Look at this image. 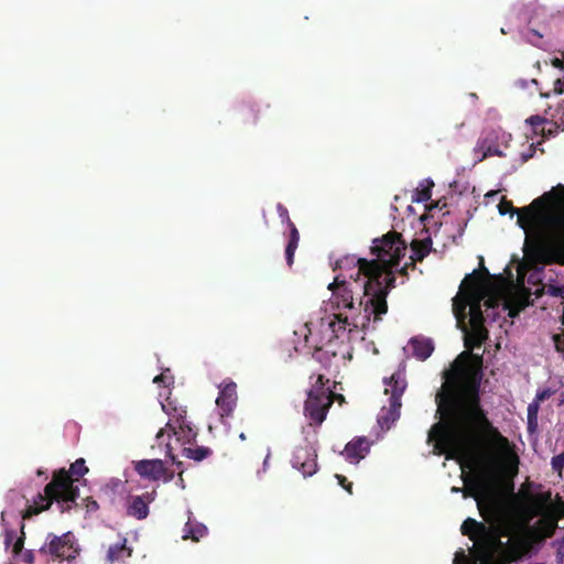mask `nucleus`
<instances>
[{
    "label": "nucleus",
    "mask_w": 564,
    "mask_h": 564,
    "mask_svg": "<svg viewBox=\"0 0 564 564\" xmlns=\"http://www.w3.org/2000/svg\"><path fill=\"white\" fill-rule=\"evenodd\" d=\"M470 329L467 330L464 325L463 330L465 332L464 344L469 350L480 348L488 338V330L485 325L469 324Z\"/></svg>",
    "instance_id": "20"
},
{
    "label": "nucleus",
    "mask_w": 564,
    "mask_h": 564,
    "mask_svg": "<svg viewBox=\"0 0 564 564\" xmlns=\"http://www.w3.org/2000/svg\"><path fill=\"white\" fill-rule=\"evenodd\" d=\"M87 473L88 467L84 458L76 459L69 470L65 468L55 470L52 480L44 487V492L37 494L33 502L23 510L22 519H30L50 509L54 502L61 512L69 511L79 496V489L74 482Z\"/></svg>",
    "instance_id": "4"
},
{
    "label": "nucleus",
    "mask_w": 564,
    "mask_h": 564,
    "mask_svg": "<svg viewBox=\"0 0 564 564\" xmlns=\"http://www.w3.org/2000/svg\"><path fill=\"white\" fill-rule=\"evenodd\" d=\"M163 411L169 415V422L165 424L164 429H160L156 433V441L161 442L166 432L174 429V426L184 424L187 422L186 415L187 411L184 406H177L170 399L166 400V403H162Z\"/></svg>",
    "instance_id": "14"
},
{
    "label": "nucleus",
    "mask_w": 564,
    "mask_h": 564,
    "mask_svg": "<svg viewBox=\"0 0 564 564\" xmlns=\"http://www.w3.org/2000/svg\"><path fill=\"white\" fill-rule=\"evenodd\" d=\"M540 404L534 400L528 405V417H538Z\"/></svg>",
    "instance_id": "44"
},
{
    "label": "nucleus",
    "mask_w": 564,
    "mask_h": 564,
    "mask_svg": "<svg viewBox=\"0 0 564 564\" xmlns=\"http://www.w3.org/2000/svg\"><path fill=\"white\" fill-rule=\"evenodd\" d=\"M132 555V549L127 545V539L123 538L120 543L110 545L107 552V561L110 563L120 562Z\"/></svg>",
    "instance_id": "25"
},
{
    "label": "nucleus",
    "mask_w": 564,
    "mask_h": 564,
    "mask_svg": "<svg viewBox=\"0 0 564 564\" xmlns=\"http://www.w3.org/2000/svg\"><path fill=\"white\" fill-rule=\"evenodd\" d=\"M432 248V239H414L411 242V267L415 268V262H421L431 251Z\"/></svg>",
    "instance_id": "21"
},
{
    "label": "nucleus",
    "mask_w": 564,
    "mask_h": 564,
    "mask_svg": "<svg viewBox=\"0 0 564 564\" xmlns=\"http://www.w3.org/2000/svg\"><path fill=\"white\" fill-rule=\"evenodd\" d=\"M135 471L145 479L169 482L174 478V473L169 470L161 459H142L135 463Z\"/></svg>",
    "instance_id": "12"
},
{
    "label": "nucleus",
    "mask_w": 564,
    "mask_h": 564,
    "mask_svg": "<svg viewBox=\"0 0 564 564\" xmlns=\"http://www.w3.org/2000/svg\"><path fill=\"white\" fill-rule=\"evenodd\" d=\"M167 437L170 438L172 435L176 436V440L183 444H191L195 441L197 436V431L192 426V424L187 421L184 424L174 426L173 430L166 432Z\"/></svg>",
    "instance_id": "24"
},
{
    "label": "nucleus",
    "mask_w": 564,
    "mask_h": 564,
    "mask_svg": "<svg viewBox=\"0 0 564 564\" xmlns=\"http://www.w3.org/2000/svg\"><path fill=\"white\" fill-rule=\"evenodd\" d=\"M543 293L553 297H560L564 303V284L549 283L542 289Z\"/></svg>",
    "instance_id": "31"
},
{
    "label": "nucleus",
    "mask_w": 564,
    "mask_h": 564,
    "mask_svg": "<svg viewBox=\"0 0 564 564\" xmlns=\"http://www.w3.org/2000/svg\"><path fill=\"white\" fill-rule=\"evenodd\" d=\"M20 531H21V534L15 540V542L13 543V546H12V553L14 555L20 554L22 552V550H23V546H24V541H25L24 523H21Z\"/></svg>",
    "instance_id": "37"
},
{
    "label": "nucleus",
    "mask_w": 564,
    "mask_h": 564,
    "mask_svg": "<svg viewBox=\"0 0 564 564\" xmlns=\"http://www.w3.org/2000/svg\"><path fill=\"white\" fill-rule=\"evenodd\" d=\"M529 505L523 508L528 521L534 517L540 519L528 529V538L531 543L542 544L546 539L554 535L557 529L558 516L552 506V494L550 490L528 494Z\"/></svg>",
    "instance_id": "7"
},
{
    "label": "nucleus",
    "mask_w": 564,
    "mask_h": 564,
    "mask_svg": "<svg viewBox=\"0 0 564 564\" xmlns=\"http://www.w3.org/2000/svg\"><path fill=\"white\" fill-rule=\"evenodd\" d=\"M413 356L419 360H426L434 350L433 341L429 338H412L410 340Z\"/></svg>",
    "instance_id": "22"
},
{
    "label": "nucleus",
    "mask_w": 564,
    "mask_h": 564,
    "mask_svg": "<svg viewBox=\"0 0 564 564\" xmlns=\"http://www.w3.org/2000/svg\"><path fill=\"white\" fill-rule=\"evenodd\" d=\"M349 279L352 281L340 280L339 276H336L328 285V290L332 291V305L336 308L352 310L355 307L354 294L362 291V282H359V279L354 274H350Z\"/></svg>",
    "instance_id": "11"
},
{
    "label": "nucleus",
    "mask_w": 564,
    "mask_h": 564,
    "mask_svg": "<svg viewBox=\"0 0 564 564\" xmlns=\"http://www.w3.org/2000/svg\"><path fill=\"white\" fill-rule=\"evenodd\" d=\"M34 553L32 550H26L25 552H23L22 554V561L26 564H33L34 563Z\"/></svg>",
    "instance_id": "47"
},
{
    "label": "nucleus",
    "mask_w": 564,
    "mask_h": 564,
    "mask_svg": "<svg viewBox=\"0 0 564 564\" xmlns=\"http://www.w3.org/2000/svg\"><path fill=\"white\" fill-rule=\"evenodd\" d=\"M468 495L476 502L482 519L489 524L486 530L478 533L474 541L476 557L480 564H506L507 562L519 557L522 553V546L510 541L502 542L501 536L506 532L497 525L500 519V501L488 491L487 482L484 479L476 480L473 485L465 481ZM467 496V494H465Z\"/></svg>",
    "instance_id": "3"
},
{
    "label": "nucleus",
    "mask_w": 564,
    "mask_h": 564,
    "mask_svg": "<svg viewBox=\"0 0 564 564\" xmlns=\"http://www.w3.org/2000/svg\"><path fill=\"white\" fill-rule=\"evenodd\" d=\"M481 530H486V524L473 518H467L460 527L462 534L467 535L471 541L477 539Z\"/></svg>",
    "instance_id": "28"
},
{
    "label": "nucleus",
    "mask_w": 564,
    "mask_h": 564,
    "mask_svg": "<svg viewBox=\"0 0 564 564\" xmlns=\"http://www.w3.org/2000/svg\"><path fill=\"white\" fill-rule=\"evenodd\" d=\"M434 186L433 181L424 180L420 187L415 189V194L413 196V202L424 203L431 199L432 196V187Z\"/></svg>",
    "instance_id": "30"
},
{
    "label": "nucleus",
    "mask_w": 564,
    "mask_h": 564,
    "mask_svg": "<svg viewBox=\"0 0 564 564\" xmlns=\"http://www.w3.org/2000/svg\"><path fill=\"white\" fill-rule=\"evenodd\" d=\"M14 536H15V532L13 530H6L4 544L7 547L12 543Z\"/></svg>",
    "instance_id": "48"
},
{
    "label": "nucleus",
    "mask_w": 564,
    "mask_h": 564,
    "mask_svg": "<svg viewBox=\"0 0 564 564\" xmlns=\"http://www.w3.org/2000/svg\"><path fill=\"white\" fill-rule=\"evenodd\" d=\"M337 321H330L328 323V327L332 329L335 337H338L337 333L339 330H345L348 325H350L348 317H343L340 314L335 315Z\"/></svg>",
    "instance_id": "32"
},
{
    "label": "nucleus",
    "mask_w": 564,
    "mask_h": 564,
    "mask_svg": "<svg viewBox=\"0 0 564 564\" xmlns=\"http://www.w3.org/2000/svg\"><path fill=\"white\" fill-rule=\"evenodd\" d=\"M257 109L254 105H247L241 109V115L246 122H256L257 121Z\"/></svg>",
    "instance_id": "36"
},
{
    "label": "nucleus",
    "mask_w": 564,
    "mask_h": 564,
    "mask_svg": "<svg viewBox=\"0 0 564 564\" xmlns=\"http://www.w3.org/2000/svg\"><path fill=\"white\" fill-rule=\"evenodd\" d=\"M541 96L544 97V98H549L550 94L549 93L547 94H541Z\"/></svg>",
    "instance_id": "55"
},
{
    "label": "nucleus",
    "mask_w": 564,
    "mask_h": 564,
    "mask_svg": "<svg viewBox=\"0 0 564 564\" xmlns=\"http://www.w3.org/2000/svg\"><path fill=\"white\" fill-rule=\"evenodd\" d=\"M335 400H337V401H339V402H344V401H345V398H344V395H341V394H336V393H335V395H334V401H335Z\"/></svg>",
    "instance_id": "52"
},
{
    "label": "nucleus",
    "mask_w": 564,
    "mask_h": 564,
    "mask_svg": "<svg viewBox=\"0 0 564 564\" xmlns=\"http://www.w3.org/2000/svg\"><path fill=\"white\" fill-rule=\"evenodd\" d=\"M42 555H51L55 558L72 561L79 554L76 538L73 532L68 531L62 535L48 533L46 542L39 550Z\"/></svg>",
    "instance_id": "10"
},
{
    "label": "nucleus",
    "mask_w": 564,
    "mask_h": 564,
    "mask_svg": "<svg viewBox=\"0 0 564 564\" xmlns=\"http://www.w3.org/2000/svg\"><path fill=\"white\" fill-rule=\"evenodd\" d=\"M551 466L554 471H557L558 475L562 476V471L564 469V452L552 457Z\"/></svg>",
    "instance_id": "38"
},
{
    "label": "nucleus",
    "mask_w": 564,
    "mask_h": 564,
    "mask_svg": "<svg viewBox=\"0 0 564 564\" xmlns=\"http://www.w3.org/2000/svg\"><path fill=\"white\" fill-rule=\"evenodd\" d=\"M468 358L469 352H462L445 372V382L435 397L441 420L430 429L427 442L433 443L435 455L474 460L484 441L501 449L509 448V441L494 426L480 404L482 372L469 365Z\"/></svg>",
    "instance_id": "1"
},
{
    "label": "nucleus",
    "mask_w": 564,
    "mask_h": 564,
    "mask_svg": "<svg viewBox=\"0 0 564 564\" xmlns=\"http://www.w3.org/2000/svg\"><path fill=\"white\" fill-rule=\"evenodd\" d=\"M409 268H412V267H411V263H405V264H404V265L399 270V273H400L401 275L406 276V275H408V270H409Z\"/></svg>",
    "instance_id": "51"
},
{
    "label": "nucleus",
    "mask_w": 564,
    "mask_h": 564,
    "mask_svg": "<svg viewBox=\"0 0 564 564\" xmlns=\"http://www.w3.org/2000/svg\"><path fill=\"white\" fill-rule=\"evenodd\" d=\"M478 147H479V150L482 151L481 160L489 158V156H494V155H497V156L502 155V152L499 150L498 147L491 145V144L487 145L486 141L479 142Z\"/></svg>",
    "instance_id": "34"
},
{
    "label": "nucleus",
    "mask_w": 564,
    "mask_h": 564,
    "mask_svg": "<svg viewBox=\"0 0 564 564\" xmlns=\"http://www.w3.org/2000/svg\"><path fill=\"white\" fill-rule=\"evenodd\" d=\"M535 65H536V67L540 69V67H541V66H540V62H536V64H535Z\"/></svg>",
    "instance_id": "59"
},
{
    "label": "nucleus",
    "mask_w": 564,
    "mask_h": 564,
    "mask_svg": "<svg viewBox=\"0 0 564 564\" xmlns=\"http://www.w3.org/2000/svg\"><path fill=\"white\" fill-rule=\"evenodd\" d=\"M334 403V398L327 395H307L304 404V414L312 423L321 425L328 413L329 408Z\"/></svg>",
    "instance_id": "13"
},
{
    "label": "nucleus",
    "mask_w": 564,
    "mask_h": 564,
    "mask_svg": "<svg viewBox=\"0 0 564 564\" xmlns=\"http://www.w3.org/2000/svg\"><path fill=\"white\" fill-rule=\"evenodd\" d=\"M207 534V528L203 523H192L189 520L186 522L184 528L183 539H192L197 542L200 538Z\"/></svg>",
    "instance_id": "29"
},
{
    "label": "nucleus",
    "mask_w": 564,
    "mask_h": 564,
    "mask_svg": "<svg viewBox=\"0 0 564 564\" xmlns=\"http://www.w3.org/2000/svg\"><path fill=\"white\" fill-rule=\"evenodd\" d=\"M181 454L183 457H186V458L193 459L194 462L199 463V462L206 459L207 457H209L213 454V451L206 446H196V447H191V446L186 447L185 446V447H183Z\"/></svg>",
    "instance_id": "27"
},
{
    "label": "nucleus",
    "mask_w": 564,
    "mask_h": 564,
    "mask_svg": "<svg viewBox=\"0 0 564 564\" xmlns=\"http://www.w3.org/2000/svg\"><path fill=\"white\" fill-rule=\"evenodd\" d=\"M525 122L532 127L534 133H544L543 124L546 122L544 117L539 115L529 117Z\"/></svg>",
    "instance_id": "33"
},
{
    "label": "nucleus",
    "mask_w": 564,
    "mask_h": 564,
    "mask_svg": "<svg viewBox=\"0 0 564 564\" xmlns=\"http://www.w3.org/2000/svg\"><path fill=\"white\" fill-rule=\"evenodd\" d=\"M336 478L338 479V484L350 495L352 494V484L347 480V478L343 475H336Z\"/></svg>",
    "instance_id": "43"
},
{
    "label": "nucleus",
    "mask_w": 564,
    "mask_h": 564,
    "mask_svg": "<svg viewBox=\"0 0 564 564\" xmlns=\"http://www.w3.org/2000/svg\"><path fill=\"white\" fill-rule=\"evenodd\" d=\"M311 388L307 392V395H327L334 398L335 392L326 384L329 382V379L325 378L324 375H312L310 377Z\"/></svg>",
    "instance_id": "23"
},
{
    "label": "nucleus",
    "mask_w": 564,
    "mask_h": 564,
    "mask_svg": "<svg viewBox=\"0 0 564 564\" xmlns=\"http://www.w3.org/2000/svg\"><path fill=\"white\" fill-rule=\"evenodd\" d=\"M554 348L558 352H564V330L552 336Z\"/></svg>",
    "instance_id": "40"
},
{
    "label": "nucleus",
    "mask_w": 564,
    "mask_h": 564,
    "mask_svg": "<svg viewBox=\"0 0 564 564\" xmlns=\"http://www.w3.org/2000/svg\"><path fill=\"white\" fill-rule=\"evenodd\" d=\"M438 204H440V202L435 203V205H434V206H431V207H430V209H432V208H434V207H438Z\"/></svg>",
    "instance_id": "56"
},
{
    "label": "nucleus",
    "mask_w": 564,
    "mask_h": 564,
    "mask_svg": "<svg viewBox=\"0 0 564 564\" xmlns=\"http://www.w3.org/2000/svg\"><path fill=\"white\" fill-rule=\"evenodd\" d=\"M352 325H354V327H356V328H357V327H359V324H358L357 322H354V323H352Z\"/></svg>",
    "instance_id": "57"
},
{
    "label": "nucleus",
    "mask_w": 564,
    "mask_h": 564,
    "mask_svg": "<svg viewBox=\"0 0 564 564\" xmlns=\"http://www.w3.org/2000/svg\"><path fill=\"white\" fill-rule=\"evenodd\" d=\"M553 93L556 95H561L564 93V79L557 78L554 82Z\"/></svg>",
    "instance_id": "46"
},
{
    "label": "nucleus",
    "mask_w": 564,
    "mask_h": 564,
    "mask_svg": "<svg viewBox=\"0 0 564 564\" xmlns=\"http://www.w3.org/2000/svg\"><path fill=\"white\" fill-rule=\"evenodd\" d=\"M551 65L555 68H558V69H564V62L563 59L561 58H557V57H554L552 61H551Z\"/></svg>",
    "instance_id": "50"
},
{
    "label": "nucleus",
    "mask_w": 564,
    "mask_h": 564,
    "mask_svg": "<svg viewBox=\"0 0 564 564\" xmlns=\"http://www.w3.org/2000/svg\"><path fill=\"white\" fill-rule=\"evenodd\" d=\"M1 520H4V512L1 513Z\"/></svg>",
    "instance_id": "58"
},
{
    "label": "nucleus",
    "mask_w": 564,
    "mask_h": 564,
    "mask_svg": "<svg viewBox=\"0 0 564 564\" xmlns=\"http://www.w3.org/2000/svg\"><path fill=\"white\" fill-rule=\"evenodd\" d=\"M531 35L536 37L538 40H541L543 37V35L539 31H536L534 29H530L528 31V41L530 43H532L533 45L539 46V44L532 37H530Z\"/></svg>",
    "instance_id": "45"
},
{
    "label": "nucleus",
    "mask_w": 564,
    "mask_h": 564,
    "mask_svg": "<svg viewBox=\"0 0 564 564\" xmlns=\"http://www.w3.org/2000/svg\"><path fill=\"white\" fill-rule=\"evenodd\" d=\"M484 259L480 258L481 269L475 270L473 273L467 274L462 281L458 294L453 299V313L458 324H464L466 318V308L469 307V324L484 325L485 316L481 310L480 289L482 275H489V271L484 267ZM485 312L489 317V311L496 310L499 306V300L488 297L484 300Z\"/></svg>",
    "instance_id": "5"
},
{
    "label": "nucleus",
    "mask_w": 564,
    "mask_h": 564,
    "mask_svg": "<svg viewBox=\"0 0 564 564\" xmlns=\"http://www.w3.org/2000/svg\"><path fill=\"white\" fill-rule=\"evenodd\" d=\"M406 242L402 239V235L395 230L384 234L380 238H375L370 247V253L373 259L369 261H378L380 267L397 268L406 252Z\"/></svg>",
    "instance_id": "8"
},
{
    "label": "nucleus",
    "mask_w": 564,
    "mask_h": 564,
    "mask_svg": "<svg viewBox=\"0 0 564 564\" xmlns=\"http://www.w3.org/2000/svg\"><path fill=\"white\" fill-rule=\"evenodd\" d=\"M290 229V235L288 239V243L285 247V259L289 267H292L294 262V254L299 247L300 242V232L295 225H292V228Z\"/></svg>",
    "instance_id": "26"
},
{
    "label": "nucleus",
    "mask_w": 564,
    "mask_h": 564,
    "mask_svg": "<svg viewBox=\"0 0 564 564\" xmlns=\"http://www.w3.org/2000/svg\"><path fill=\"white\" fill-rule=\"evenodd\" d=\"M276 212H278V215H279V217L281 218V220H282L283 223H285V224L288 225V227H289V228H292V225H295V224L291 220V218H290V216H289V210H288V208H286L284 205H282L281 203H279V204L276 205Z\"/></svg>",
    "instance_id": "39"
},
{
    "label": "nucleus",
    "mask_w": 564,
    "mask_h": 564,
    "mask_svg": "<svg viewBox=\"0 0 564 564\" xmlns=\"http://www.w3.org/2000/svg\"><path fill=\"white\" fill-rule=\"evenodd\" d=\"M269 458H270V454L268 453V455L265 456L264 462H263L264 468L269 465Z\"/></svg>",
    "instance_id": "53"
},
{
    "label": "nucleus",
    "mask_w": 564,
    "mask_h": 564,
    "mask_svg": "<svg viewBox=\"0 0 564 564\" xmlns=\"http://www.w3.org/2000/svg\"><path fill=\"white\" fill-rule=\"evenodd\" d=\"M153 382L158 384H163L164 387H169L171 383H173V377L166 375L165 372H162L154 377Z\"/></svg>",
    "instance_id": "41"
},
{
    "label": "nucleus",
    "mask_w": 564,
    "mask_h": 564,
    "mask_svg": "<svg viewBox=\"0 0 564 564\" xmlns=\"http://www.w3.org/2000/svg\"><path fill=\"white\" fill-rule=\"evenodd\" d=\"M239 438H240V440H242V441H245V440H246V435H245V433H240Z\"/></svg>",
    "instance_id": "54"
},
{
    "label": "nucleus",
    "mask_w": 564,
    "mask_h": 564,
    "mask_svg": "<svg viewBox=\"0 0 564 564\" xmlns=\"http://www.w3.org/2000/svg\"><path fill=\"white\" fill-rule=\"evenodd\" d=\"M317 455L308 447H300L295 451L292 465L294 468L300 470L304 477L312 476L317 470L316 463Z\"/></svg>",
    "instance_id": "16"
},
{
    "label": "nucleus",
    "mask_w": 564,
    "mask_h": 564,
    "mask_svg": "<svg viewBox=\"0 0 564 564\" xmlns=\"http://www.w3.org/2000/svg\"><path fill=\"white\" fill-rule=\"evenodd\" d=\"M375 261H369L366 258H358L354 254H347L338 259L335 263L334 270L356 269L354 276L360 279L362 275L366 278L371 268H376Z\"/></svg>",
    "instance_id": "17"
},
{
    "label": "nucleus",
    "mask_w": 564,
    "mask_h": 564,
    "mask_svg": "<svg viewBox=\"0 0 564 564\" xmlns=\"http://www.w3.org/2000/svg\"><path fill=\"white\" fill-rule=\"evenodd\" d=\"M216 403L223 414L230 415L237 403V384L230 381L220 387Z\"/></svg>",
    "instance_id": "19"
},
{
    "label": "nucleus",
    "mask_w": 564,
    "mask_h": 564,
    "mask_svg": "<svg viewBox=\"0 0 564 564\" xmlns=\"http://www.w3.org/2000/svg\"><path fill=\"white\" fill-rule=\"evenodd\" d=\"M498 209L501 215L518 216L517 225L525 234L523 252L528 260L564 265V185L552 187L521 208L503 198Z\"/></svg>",
    "instance_id": "2"
},
{
    "label": "nucleus",
    "mask_w": 564,
    "mask_h": 564,
    "mask_svg": "<svg viewBox=\"0 0 564 564\" xmlns=\"http://www.w3.org/2000/svg\"><path fill=\"white\" fill-rule=\"evenodd\" d=\"M372 442L366 436H356L348 442L341 455L346 460L358 464L370 452Z\"/></svg>",
    "instance_id": "15"
},
{
    "label": "nucleus",
    "mask_w": 564,
    "mask_h": 564,
    "mask_svg": "<svg viewBox=\"0 0 564 564\" xmlns=\"http://www.w3.org/2000/svg\"><path fill=\"white\" fill-rule=\"evenodd\" d=\"M376 268H371L362 282L365 301L360 300L359 305L364 307L365 315L360 327L362 329L369 324L371 317L375 323L380 322L388 312L387 296L395 288V268H384L375 261Z\"/></svg>",
    "instance_id": "6"
},
{
    "label": "nucleus",
    "mask_w": 564,
    "mask_h": 564,
    "mask_svg": "<svg viewBox=\"0 0 564 564\" xmlns=\"http://www.w3.org/2000/svg\"><path fill=\"white\" fill-rule=\"evenodd\" d=\"M155 491L140 496H130L127 502V514L138 520L149 516V505L154 500Z\"/></svg>",
    "instance_id": "18"
},
{
    "label": "nucleus",
    "mask_w": 564,
    "mask_h": 564,
    "mask_svg": "<svg viewBox=\"0 0 564 564\" xmlns=\"http://www.w3.org/2000/svg\"><path fill=\"white\" fill-rule=\"evenodd\" d=\"M552 394H553V391L551 389H544L542 391H538L535 394L534 401L540 404L541 402L551 398Z\"/></svg>",
    "instance_id": "42"
},
{
    "label": "nucleus",
    "mask_w": 564,
    "mask_h": 564,
    "mask_svg": "<svg viewBox=\"0 0 564 564\" xmlns=\"http://www.w3.org/2000/svg\"><path fill=\"white\" fill-rule=\"evenodd\" d=\"M166 456L173 462L174 465H176V467L180 469V473H178V485L182 486V488H184V480H183V469H181L182 465H183V462L181 460H177L175 455L172 453V447L170 445V443L166 444Z\"/></svg>",
    "instance_id": "35"
},
{
    "label": "nucleus",
    "mask_w": 564,
    "mask_h": 564,
    "mask_svg": "<svg viewBox=\"0 0 564 564\" xmlns=\"http://www.w3.org/2000/svg\"><path fill=\"white\" fill-rule=\"evenodd\" d=\"M538 429V417H528V431L533 433Z\"/></svg>",
    "instance_id": "49"
},
{
    "label": "nucleus",
    "mask_w": 564,
    "mask_h": 564,
    "mask_svg": "<svg viewBox=\"0 0 564 564\" xmlns=\"http://www.w3.org/2000/svg\"><path fill=\"white\" fill-rule=\"evenodd\" d=\"M384 393L390 394L389 405L383 406L378 417V423L382 429H390L391 425L400 417L402 406L401 398L405 391L406 382L401 373L395 372L391 377L384 379Z\"/></svg>",
    "instance_id": "9"
}]
</instances>
